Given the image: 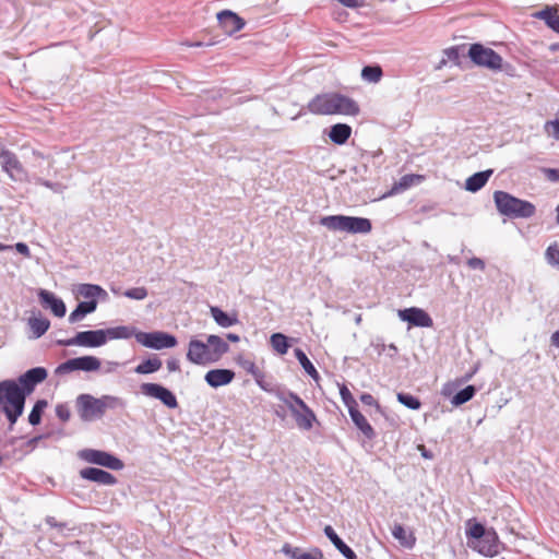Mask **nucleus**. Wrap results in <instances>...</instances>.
Segmentation results:
<instances>
[{"mask_svg":"<svg viewBox=\"0 0 559 559\" xmlns=\"http://www.w3.org/2000/svg\"><path fill=\"white\" fill-rule=\"evenodd\" d=\"M46 524L51 528L63 530L67 527V523L58 522L53 516H47L45 519Z\"/></svg>","mask_w":559,"mask_h":559,"instance_id":"53","label":"nucleus"},{"mask_svg":"<svg viewBox=\"0 0 559 559\" xmlns=\"http://www.w3.org/2000/svg\"><path fill=\"white\" fill-rule=\"evenodd\" d=\"M100 368V360L95 356H82L71 358L60 364L55 373L58 376L66 374L72 371L81 370L85 372L97 371Z\"/></svg>","mask_w":559,"mask_h":559,"instance_id":"13","label":"nucleus"},{"mask_svg":"<svg viewBox=\"0 0 559 559\" xmlns=\"http://www.w3.org/2000/svg\"><path fill=\"white\" fill-rule=\"evenodd\" d=\"M122 295L129 299L143 300L147 297L148 293L145 287H133L124 290Z\"/></svg>","mask_w":559,"mask_h":559,"instance_id":"45","label":"nucleus"},{"mask_svg":"<svg viewBox=\"0 0 559 559\" xmlns=\"http://www.w3.org/2000/svg\"><path fill=\"white\" fill-rule=\"evenodd\" d=\"M294 353H295V357L297 358V360L299 361V364L301 365L304 370L312 379L318 380L319 379V373H318L316 367L313 366V364L310 361V359L305 354V352L302 349H300V348H295Z\"/></svg>","mask_w":559,"mask_h":559,"instance_id":"35","label":"nucleus"},{"mask_svg":"<svg viewBox=\"0 0 559 559\" xmlns=\"http://www.w3.org/2000/svg\"><path fill=\"white\" fill-rule=\"evenodd\" d=\"M245 368L250 374H252L253 378H255V374L261 372V370L252 361H249Z\"/></svg>","mask_w":559,"mask_h":559,"instance_id":"57","label":"nucleus"},{"mask_svg":"<svg viewBox=\"0 0 559 559\" xmlns=\"http://www.w3.org/2000/svg\"><path fill=\"white\" fill-rule=\"evenodd\" d=\"M537 17L542 19L546 25L559 34V14L551 8H546L536 14Z\"/></svg>","mask_w":559,"mask_h":559,"instance_id":"34","label":"nucleus"},{"mask_svg":"<svg viewBox=\"0 0 559 559\" xmlns=\"http://www.w3.org/2000/svg\"><path fill=\"white\" fill-rule=\"evenodd\" d=\"M469 546L486 557H495L499 554V537L493 528H489L487 533L477 542H473Z\"/></svg>","mask_w":559,"mask_h":559,"instance_id":"16","label":"nucleus"},{"mask_svg":"<svg viewBox=\"0 0 559 559\" xmlns=\"http://www.w3.org/2000/svg\"><path fill=\"white\" fill-rule=\"evenodd\" d=\"M491 175V169L475 173L474 175L467 178L465 182V189L471 192H477L487 183Z\"/></svg>","mask_w":559,"mask_h":559,"instance_id":"30","label":"nucleus"},{"mask_svg":"<svg viewBox=\"0 0 559 559\" xmlns=\"http://www.w3.org/2000/svg\"><path fill=\"white\" fill-rule=\"evenodd\" d=\"M278 400L288 407L300 429L310 430L313 427L316 421L313 411L296 393H281Z\"/></svg>","mask_w":559,"mask_h":559,"instance_id":"8","label":"nucleus"},{"mask_svg":"<svg viewBox=\"0 0 559 559\" xmlns=\"http://www.w3.org/2000/svg\"><path fill=\"white\" fill-rule=\"evenodd\" d=\"M34 182L36 185H40V186H44V187L50 189L55 193H62L66 190V186L63 183L52 182V181H49V180H46V179H43L39 177H36L34 179Z\"/></svg>","mask_w":559,"mask_h":559,"instance_id":"46","label":"nucleus"},{"mask_svg":"<svg viewBox=\"0 0 559 559\" xmlns=\"http://www.w3.org/2000/svg\"><path fill=\"white\" fill-rule=\"evenodd\" d=\"M217 20L224 33L230 36L241 31L246 25L243 19L229 10L217 13Z\"/></svg>","mask_w":559,"mask_h":559,"instance_id":"18","label":"nucleus"},{"mask_svg":"<svg viewBox=\"0 0 559 559\" xmlns=\"http://www.w3.org/2000/svg\"><path fill=\"white\" fill-rule=\"evenodd\" d=\"M467 56L472 62L478 67L486 68L492 72H506L513 75L514 68L503 61V58L489 47H485L479 43L472 44L468 48Z\"/></svg>","mask_w":559,"mask_h":559,"instance_id":"5","label":"nucleus"},{"mask_svg":"<svg viewBox=\"0 0 559 559\" xmlns=\"http://www.w3.org/2000/svg\"><path fill=\"white\" fill-rule=\"evenodd\" d=\"M349 416L357 429L362 433L367 440H373L377 436L374 429L369 424L367 418L359 412L358 407L350 409Z\"/></svg>","mask_w":559,"mask_h":559,"instance_id":"23","label":"nucleus"},{"mask_svg":"<svg viewBox=\"0 0 559 559\" xmlns=\"http://www.w3.org/2000/svg\"><path fill=\"white\" fill-rule=\"evenodd\" d=\"M383 76L382 68L376 66H365L361 70V78L369 83H378Z\"/></svg>","mask_w":559,"mask_h":559,"instance_id":"37","label":"nucleus"},{"mask_svg":"<svg viewBox=\"0 0 559 559\" xmlns=\"http://www.w3.org/2000/svg\"><path fill=\"white\" fill-rule=\"evenodd\" d=\"M550 341L551 345L559 348V330L552 333Z\"/></svg>","mask_w":559,"mask_h":559,"instance_id":"59","label":"nucleus"},{"mask_svg":"<svg viewBox=\"0 0 559 559\" xmlns=\"http://www.w3.org/2000/svg\"><path fill=\"white\" fill-rule=\"evenodd\" d=\"M271 345L274 350H276L278 354L284 355L288 350V338L286 335L282 333H274L271 335Z\"/></svg>","mask_w":559,"mask_h":559,"instance_id":"39","label":"nucleus"},{"mask_svg":"<svg viewBox=\"0 0 559 559\" xmlns=\"http://www.w3.org/2000/svg\"><path fill=\"white\" fill-rule=\"evenodd\" d=\"M140 391L143 395L160 401L166 407L174 409L178 407L176 395L167 388L158 383H142Z\"/></svg>","mask_w":559,"mask_h":559,"instance_id":"14","label":"nucleus"},{"mask_svg":"<svg viewBox=\"0 0 559 559\" xmlns=\"http://www.w3.org/2000/svg\"><path fill=\"white\" fill-rule=\"evenodd\" d=\"M226 338H227L228 341L233 342V343H237V342H239V341H240L239 335H238V334H235V333H228V334L226 335Z\"/></svg>","mask_w":559,"mask_h":559,"instance_id":"60","label":"nucleus"},{"mask_svg":"<svg viewBox=\"0 0 559 559\" xmlns=\"http://www.w3.org/2000/svg\"><path fill=\"white\" fill-rule=\"evenodd\" d=\"M74 293L86 300L97 301V299H100L105 301L108 298L107 292L96 284H79L76 285Z\"/></svg>","mask_w":559,"mask_h":559,"instance_id":"22","label":"nucleus"},{"mask_svg":"<svg viewBox=\"0 0 559 559\" xmlns=\"http://www.w3.org/2000/svg\"><path fill=\"white\" fill-rule=\"evenodd\" d=\"M320 224L332 231L348 234H369L372 224L369 218L346 215H328L320 218Z\"/></svg>","mask_w":559,"mask_h":559,"instance_id":"7","label":"nucleus"},{"mask_svg":"<svg viewBox=\"0 0 559 559\" xmlns=\"http://www.w3.org/2000/svg\"><path fill=\"white\" fill-rule=\"evenodd\" d=\"M235 378L230 369H212L205 373L204 380L212 388H219L229 384Z\"/></svg>","mask_w":559,"mask_h":559,"instance_id":"21","label":"nucleus"},{"mask_svg":"<svg viewBox=\"0 0 559 559\" xmlns=\"http://www.w3.org/2000/svg\"><path fill=\"white\" fill-rule=\"evenodd\" d=\"M97 308L96 300L80 301L76 308L70 313L68 320L71 324L84 319L85 316L94 312Z\"/></svg>","mask_w":559,"mask_h":559,"instance_id":"25","label":"nucleus"},{"mask_svg":"<svg viewBox=\"0 0 559 559\" xmlns=\"http://www.w3.org/2000/svg\"><path fill=\"white\" fill-rule=\"evenodd\" d=\"M135 340L139 344L153 349L171 348L177 345V338L166 332H138Z\"/></svg>","mask_w":559,"mask_h":559,"instance_id":"12","label":"nucleus"},{"mask_svg":"<svg viewBox=\"0 0 559 559\" xmlns=\"http://www.w3.org/2000/svg\"><path fill=\"white\" fill-rule=\"evenodd\" d=\"M389 350L391 352V356L395 355L397 353V347L394 344L389 345Z\"/></svg>","mask_w":559,"mask_h":559,"instance_id":"64","label":"nucleus"},{"mask_svg":"<svg viewBox=\"0 0 559 559\" xmlns=\"http://www.w3.org/2000/svg\"><path fill=\"white\" fill-rule=\"evenodd\" d=\"M26 395L14 380L0 382V405L11 425H14L24 411Z\"/></svg>","mask_w":559,"mask_h":559,"instance_id":"4","label":"nucleus"},{"mask_svg":"<svg viewBox=\"0 0 559 559\" xmlns=\"http://www.w3.org/2000/svg\"><path fill=\"white\" fill-rule=\"evenodd\" d=\"M59 346L100 347L107 343L105 330H88L78 332L68 340H57Z\"/></svg>","mask_w":559,"mask_h":559,"instance_id":"11","label":"nucleus"},{"mask_svg":"<svg viewBox=\"0 0 559 559\" xmlns=\"http://www.w3.org/2000/svg\"><path fill=\"white\" fill-rule=\"evenodd\" d=\"M255 383L265 392L271 393L278 399L281 393H290L292 391L280 388L276 383L273 382L271 378H267L263 371L259 374H255L254 378Z\"/></svg>","mask_w":559,"mask_h":559,"instance_id":"28","label":"nucleus"},{"mask_svg":"<svg viewBox=\"0 0 559 559\" xmlns=\"http://www.w3.org/2000/svg\"><path fill=\"white\" fill-rule=\"evenodd\" d=\"M544 174L546 175L547 179L552 182H559V169L557 168H545Z\"/></svg>","mask_w":559,"mask_h":559,"instance_id":"54","label":"nucleus"},{"mask_svg":"<svg viewBox=\"0 0 559 559\" xmlns=\"http://www.w3.org/2000/svg\"><path fill=\"white\" fill-rule=\"evenodd\" d=\"M360 401L364 405H367V406H376L377 408H380V405L379 403L377 402V400L373 397V395H371L370 393H362L360 395Z\"/></svg>","mask_w":559,"mask_h":559,"instance_id":"52","label":"nucleus"},{"mask_svg":"<svg viewBox=\"0 0 559 559\" xmlns=\"http://www.w3.org/2000/svg\"><path fill=\"white\" fill-rule=\"evenodd\" d=\"M15 249L19 253L23 254L24 257H29L31 255V251H29V248L26 243L24 242H17L15 243Z\"/></svg>","mask_w":559,"mask_h":559,"instance_id":"55","label":"nucleus"},{"mask_svg":"<svg viewBox=\"0 0 559 559\" xmlns=\"http://www.w3.org/2000/svg\"><path fill=\"white\" fill-rule=\"evenodd\" d=\"M79 457L90 464L103 466L112 471H121L123 462L114 454L96 449H83L78 453Z\"/></svg>","mask_w":559,"mask_h":559,"instance_id":"10","label":"nucleus"},{"mask_svg":"<svg viewBox=\"0 0 559 559\" xmlns=\"http://www.w3.org/2000/svg\"><path fill=\"white\" fill-rule=\"evenodd\" d=\"M397 401L405 407L414 411L419 409L421 406L419 399L409 393H397Z\"/></svg>","mask_w":559,"mask_h":559,"instance_id":"42","label":"nucleus"},{"mask_svg":"<svg viewBox=\"0 0 559 559\" xmlns=\"http://www.w3.org/2000/svg\"><path fill=\"white\" fill-rule=\"evenodd\" d=\"M464 46H452L443 50V55L447 57L449 61H452L454 63L460 62L461 57V49H463Z\"/></svg>","mask_w":559,"mask_h":559,"instance_id":"47","label":"nucleus"},{"mask_svg":"<svg viewBox=\"0 0 559 559\" xmlns=\"http://www.w3.org/2000/svg\"><path fill=\"white\" fill-rule=\"evenodd\" d=\"M307 109L311 114L319 116H356L359 112L357 103L340 93L318 94L308 103Z\"/></svg>","mask_w":559,"mask_h":559,"instance_id":"3","label":"nucleus"},{"mask_svg":"<svg viewBox=\"0 0 559 559\" xmlns=\"http://www.w3.org/2000/svg\"><path fill=\"white\" fill-rule=\"evenodd\" d=\"M545 259L549 265L559 270V245L554 242L545 251Z\"/></svg>","mask_w":559,"mask_h":559,"instance_id":"41","label":"nucleus"},{"mask_svg":"<svg viewBox=\"0 0 559 559\" xmlns=\"http://www.w3.org/2000/svg\"><path fill=\"white\" fill-rule=\"evenodd\" d=\"M139 331L132 325H119L115 328L105 329L106 341L108 340H128L132 336L135 337Z\"/></svg>","mask_w":559,"mask_h":559,"instance_id":"27","label":"nucleus"},{"mask_svg":"<svg viewBox=\"0 0 559 559\" xmlns=\"http://www.w3.org/2000/svg\"><path fill=\"white\" fill-rule=\"evenodd\" d=\"M337 1L348 8L358 7L362 2V0H337Z\"/></svg>","mask_w":559,"mask_h":559,"instance_id":"58","label":"nucleus"},{"mask_svg":"<svg viewBox=\"0 0 559 559\" xmlns=\"http://www.w3.org/2000/svg\"><path fill=\"white\" fill-rule=\"evenodd\" d=\"M80 477L99 485L115 486L117 478L111 473L97 467H85L80 471Z\"/></svg>","mask_w":559,"mask_h":559,"instance_id":"19","label":"nucleus"},{"mask_svg":"<svg viewBox=\"0 0 559 559\" xmlns=\"http://www.w3.org/2000/svg\"><path fill=\"white\" fill-rule=\"evenodd\" d=\"M281 551L287 556L289 559H319L310 552L304 551L299 547H294L288 543H285L281 549Z\"/></svg>","mask_w":559,"mask_h":559,"instance_id":"36","label":"nucleus"},{"mask_svg":"<svg viewBox=\"0 0 559 559\" xmlns=\"http://www.w3.org/2000/svg\"><path fill=\"white\" fill-rule=\"evenodd\" d=\"M448 261L453 264H459V258L454 255H448Z\"/></svg>","mask_w":559,"mask_h":559,"instance_id":"63","label":"nucleus"},{"mask_svg":"<svg viewBox=\"0 0 559 559\" xmlns=\"http://www.w3.org/2000/svg\"><path fill=\"white\" fill-rule=\"evenodd\" d=\"M47 401L46 400H38L34 404L29 415H28V421L32 426H36L41 420V415L44 409L47 407Z\"/></svg>","mask_w":559,"mask_h":559,"instance_id":"40","label":"nucleus"},{"mask_svg":"<svg viewBox=\"0 0 559 559\" xmlns=\"http://www.w3.org/2000/svg\"><path fill=\"white\" fill-rule=\"evenodd\" d=\"M340 394H341V399H342L343 403L348 408V412H350V409H354L358 406L356 400L354 399L350 391L348 390V388L345 384H343L340 388Z\"/></svg>","mask_w":559,"mask_h":559,"instance_id":"44","label":"nucleus"},{"mask_svg":"<svg viewBox=\"0 0 559 559\" xmlns=\"http://www.w3.org/2000/svg\"><path fill=\"white\" fill-rule=\"evenodd\" d=\"M414 179H415L414 175H405V176H403L400 179V181L396 185H394V187L392 188L391 193L399 192V191H402V190H405V189L409 188L413 185Z\"/></svg>","mask_w":559,"mask_h":559,"instance_id":"48","label":"nucleus"},{"mask_svg":"<svg viewBox=\"0 0 559 559\" xmlns=\"http://www.w3.org/2000/svg\"><path fill=\"white\" fill-rule=\"evenodd\" d=\"M467 525L468 528L466 530V536L468 538L475 539V542L479 540L488 531L480 523L475 522L472 524L471 520L468 521Z\"/></svg>","mask_w":559,"mask_h":559,"instance_id":"43","label":"nucleus"},{"mask_svg":"<svg viewBox=\"0 0 559 559\" xmlns=\"http://www.w3.org/2000/svg\"><path fill=\"white\" fill-rule=\"evenodd\" d=\"M28 326L31 328L33 337L39 338L47 332V330L50 326V322L47 318L43 316L31 317L28 319Z\"/></svg>","mask_w":559,"mask_h":559,"instance_id":"31","label":"nucleus"},{"mask_svg":"<svg viewBox=\"0 0 559 559\" xmlns=\"http://www.w3.org/2000/svg\"><path fill=\"white\" fill-rule=\"evenodd\" d=\"M392 535L406 548H412L415 545L416 538L413 533H407L402 524H395L392 527Z\"/></svg>","mask_w":559,"mask_h":559,"instance_id":"32","label":"nucleus"},{"mask_svg":"<svg viewBox=\"0 0 559 559\" xmlns=\"http://www.w3.org/2000/svg\"><path fill=\"white\" fill-rule=\"evenodd\" d=\"M545 132L559 141V117L545 123Z\"/></svg>","mask_w":559,"mask_h":559,"instance_id":"49","label":"nucleus"},{"mask_svg":"<svg viewBox=\"0 0 559 559\" xmlns=\"http://www.w3.org/2000/svg\"><path fill=\"white\" fill-rule=\"evenodd\" d=\"M476 388L474 385H467L460 390L451 400L454 406H460L471 401L476 394Z\"/></svg>","mask_w":559,"mask_h":559,"instance_id":"38","label":"nucleus"},{"mask_svg":"<svg viewBox=\"0 0 559 559\" xmlns=\"http://www.w3.org/2000/svg\"><path fill=\"white\" fill-rule=\"evenodd\" d=\"M0 165L3 173L15 182L29 181L28 173L15 153L0 144Z\"/></svg>","mask_w":559,"mask_h":559,"instance_id":"9","label":"nucleus"},{"mask_svg":"<svg viewBox=\"0 0 559 559\" xmlns=\"http://www.w3.org/2000/svg\"><path fill=\"white\" fill-rule=\"evenodd\" d=\"M38 298L43 307L50 309L56 317H64L67 312L66 304L61 298L57 297L53 293L46 289H39Z\"/></svg>","mask_w":559,"mask_h":559,"instance_id":"20","label":"nucleus"},{"mask_svg":"<svg viewBox=\"0 0 559 559\" xmlns=\"http://www.w3.org/2000/svg\"><path fill=\"white\" fill-rule=\"evenodd\" d=\"M162 360L158 357L154 356L139 364L135 367L134 371L139 374H150L158 371L162 368Z\"/></svg>","mask_w":559,"mask_h":559,"instance_id":"33","label":"nucleus"},{"mask_svg":"<svg viewBox=\"0 0 559 559\" xmlns=\"http://www.w3.org/2000/svg\"><path fill=\"white\" fill-rule=\"evenodd\" d=\"M110 290H111V292H112V294H115V295H122V293H123V292L121 290V288H120V287H116V286H111V287H110Z\"/></svg>","mask_w":559,"mask_h":559,"instance_id":"62","label":"nucleus"},{"mask_svg":"<svg viewBox=\"0 0 559 559\" xmlns=\"http://www.w3.org/2000/svg\"><path fill=\"white\" fill-rule=\"evenodd\" d=\"M352 134V127L346 123L333 124L330 129L329 136L331 141L337 145H343L347 142Z\"/></svg>","mask_w":559,"mask_h":559,"instance_id":"29","label":"nucleus"},{"mask_svg":"<svg viewBox=\"0 0 559 559\" xmlns=\"http://www.w3.org/2000/svg\"><path fill=\"white\" fill-rule=\"evenodd\" d=\"M495 204L500 214L511 218H530L535 215V205L504 191L493 193Z\"/></svg>","mask_w":559,"mask_h":559,"instance_id":"6","label":"nucleus"},{"mask_svg":"<svg viewBox=\"0 0 559 559\" xmlns=\"http://www.w3.org/2000/svg\"><path fill=\"white\" fill-rule=\"evenodd\" d=\"M75 406L81 420L85 423L100 419L106 411L123 409L127 406L126 400L115 395H102L95 397L92 394H80L75 400Z\"/></svg>","mask_w":559,"mask_h":559,"instance_id":"1","label":"nucleus"},{"mask_svg":"<svg viewBox=\"0 0 559 559\" xmlns=\"http://www.w3.org/2000/svg\"><path fill=\"white\" fill-rule=\"evenodd\" d=\"M167 369L169 370V372H175V371L180 370L179 360H177L175 358L168 359L167 360Z\"/></svg>","mask_w":559,"mask_h":559,"instance_id":"56","label":"nucleus"},{"mask_svg":"<svg viewBox=\"0 0 559 559\" xmlns=\"http://www.w3.org/2000/svg\"><path fill=\"white\" fill-rule=\"evenodd\" d=\"M229 352L228 343L218 335H207L206 341L191 338L188 344L187 359L200 366L217 362Z\"/></svg>","mask_w":559,"mask_h":559,"instance_id":"2","label":"nucleus"},{"mask_svg":"<svg viewBox=\"0 0 559 559\" xmlns=\"http://www.w3.org/2000/svg\"><path fill=\"white\" fill-rule=\"evenodd\" d=\"M324 534L330 539V542L334 545V547L346 558V559H357L355 551L344 543V540L336 534L334 528L331 525H326L324 527Z\"/></svg>","mask_w":559,"mask_h":559,"instance_id":"24","label":"nucleus"},{"mask_svg":"<svg viewBox=\"0 0 559 559\" xmlns=\"http://www.w3.org/2000/svg\"><path fill=\"white\" fill-rule=\"evenodd\" d=\"M210 312L217 325L222 328H230L239 322L236 313L229 314L223 311L219 307L212 306L210 308Z\"/></svg>","mask_w":559,"mask_h":559,"instance_id":"26","label":"nucleus"},{"mask_svg":"<svg viewBox=\"0 0 559 559\" xmlns=\"http://www.w3.org/2000/svg\"><path fill=\"white\" fill-rule=\"evenodd\" d=\"M467 265L473 270L484 271L486 267L485 261L480 258L473 257L467 260Z\"/></svg>","mask_w":559,"mask_h":559,"instance_id":"51","label":"nucleus"},{"mask_svg":"<svg viewBox=\"0 0 559 559\" xmlns=\"http://www.w3.org/2000/svg\"><path fill=\"white\" fill-rule=\"evenodd\" d=\"M56 415L62 421H68L70 419L71 413H70V409H69V407L67 405L59 404V405L56 406Z\"/></svg>","mask_w":559,"mask_h":559,"instance_id":"50","label":"nucleus"},{"mask_svg":"<svg viewBox=\"0 0 559 559\" xmlns=\"http://www.w3.org/2000/svg\"><path fill=\"white\" fill-rule=\"evenodd\" d=\"M47 376V370L44 367H34L21 374L16 383L20 390L27 396L35 390L37 384L46 380Z\"/></svg>","mask_w":559,"mask_h":559,"instance_id":"15","label":"nucleus"},{"mask_svg":"<svg viewBox=\"0 0 559 559\" xmlns=\"http://www.w3.org/2000/svg\"><path fill=\"white\" fill-rule=\"evenodd\" d=\"M419 449L421 451V455L425 459H432V453L430 451H428L424 445H421Z\"/></svg>","mask_w":559,"mask_h":559,"instance_id":"61","label":"nucleus"},{"mask_svg":"<svg viewBox=\"0 0 559 559\" xmlns=\"http://www.w3.org/2000/svg\"><path fill=\"white\" fill-rule=\"evenodd\" d=\"M399 317L412 326L431 328L433 325L431 317L421 308L411 307L399 310Z\"/></svg>","mask_w":559,"mask_h":559,"instance_id":"17","label":"nucleus"}]
</instances>
